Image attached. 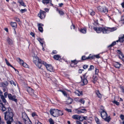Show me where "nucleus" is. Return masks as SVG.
<instances>
[{
    "mask_svg": "<svg viewBox=\"0 0 124 124\" xmlns=\"http://www.w3.org/2000/svg\"><path fill=\"white\" fill-rule=\"evenodd\" d=\"M6 104H5V105L3 104L1 101L0 100V110L3 111H6L7 109H8V110L6 112L4 113L5 115V119L6 120H11V121H13V117L14 116V114L11 108L6 107Z\"/></svg>",
    "mask_w": 124,
    "mask_h": 124,
    "instance_id": "nucleus-1",
    "label": "nucleus"
},
{
    "mask_svg": "<svg viewBox=\"0 0 124 124\" xmlns=\"http://www.w3.org/2000/svg\"><path fill=\"white\" fill-rule=\"evenodd\" d=\"M101 116L105 121L108 122H109L111 119L109 116H108L107 112L104 110H102V111L101 113Z\"/></svg>",
    "mask_w": 124,
    "mask_h": 124,
    "instance_id": "nucleus-2",
    "label": "nucleus"
},
{
    "mask_svg": "<svg viewBox=\"0 0 124 124\" xmlns=\"http://www.w3.org/2000/svg\"><path fill=\"white\" fill-rule=\"evenodd\" d=\"M93 29L97 33H99L102 32L103 33H108L109 30L104 28L97 27H94Z\"/></svg>",
    "mask_w": 124,
    "mask_h": 124,
    "instance_id": "nucleus-3",
    "label": "nucleus"
},
{
    "mask_svg": "<svg viewBox=\"0 0 124 124\" xmlns=\"http://www.w3.org/2000/svg\"><path fill=\"white\" fill-rule=\"evenodd\" d=\"M33 62L39 68H40L42 66L41 60L39 59L37 56H35L33 57Z\"/></svg>",
    "mask_w": 124,
    "mask_h": 124,
    "instance_id": "nucleus-4",
    "label": "nucleus"
},
{
    "mask_svg": "<svg viewBox=\"0 0 124 124\" xmlns=\"http://www.w3.org/2000/svg\"><path fill=\"white\" fill-rule=\"evenodd\" d=\"M98 10L102 13L107 14L108 12V10L106 8L105 6H99L98 8Z\"/></svg>",
    "mask_w": 124,
    "mask_h": 124,
    "instance_id": "nucleus-5",
    "label": "nucleus"
},
{
    "mask_svg": "<svg viewBox=\"0 0 124 124\" xmlns=\"http://www.w3.org/2000/svg\"><path fill=\"white\" fill-rule=\"evenodd\" d=\"M51 115L54 117L58 116V110L57 109H51L50 110Z\"/></svg>",
    "mask_w": 124,
    "mask_h": 124,
    "instance_id": "nucleus-6",
    "label": "nucleus"
},
{
    "mask_svg": "<svg viewBox=\"0 0 124 124\" xmlns=\"http://www.w3.org/2000/svg\"><path fill=\"white\" fill-rule=\"evenodd\" d=\"M38 15L40 19L43 18L45 17L46 15V12L45 11L40 10Z\"/></svg>",
    "mask_w": 124,
    "mask_h": 124,
    "instance_id": "nucleus-7",
    "label": "nucleus"
},
{
    "mask_svg": "<svg viewBox=\"0 0 124 124\" xmlns=\"http://www.w3.org/2000/svg\"><path fill=\"white\" fill-rule=\"evenodd\" d=\"M8 97L10 100L17 102V99H16V96L15 95L12 96L10 94H9L8 95Z\"/></svg>",
    "mask_w": 124,
    "mask_h": 124,
    "instance_id": "nucleus-8",
    "label": "nucleus"
},
{
    "mask_svg": "<svg viewBox=\"0 0 124 124\" xmlns=\"http://www.w3.org/2000/svg\"><path fill=\"white\" fill-rule=\"evenodd\" d=\"M91 55L90 54L88 57H86L85 55L83 56H82L81 58V60H85L87 59H90L91 60L92 59H93L94 58V56H90V55Z\"/></svg>",
    "mask_w": 124,
    "mask_h": 124,
    "instance_id": "nucleus-9",
    "label": "nucleus"
},
{
    "mask_svg": "<svg viewBox=\"0 0 124 124\" xmlns=\"http://www.w3.org/2000/svg\"><path fill=\"white\" fill-rule=\"evenodd\" d=\"M27 91L30 95L33 96L35 95L34 93V90L30 87H28L27 88Z\"/></svg>",
    "mask_w": 124,
    "mask_h": 124,
    "instance_id": "nucleus-10",
    "label": "nucleus"
},
{
    "mask_svg": "<svg viewBox=\"0 0 124 124\" xmlns=\"http://www.w3.org/2000/svg\"><path fill=\"white\" fill-rule=\"evenodd\" d=\"M8 84V82L7 81H5L4 82H1L0 83V87H6Z\"/></svg>",
    "mask_w": 124,
    "mask_h": 124,
    "instance_id": "nucleus-11",
    "label": "nucleus"
},
{
    "mask_svg": "<svg viewBox=\"0 0 124 124\" xmlns=\"http://www.w3.org/2000/svg\"><path fill=\"white\" fill-rule=\"evenodd\" d=\"M22 118L24 122L26 121V119H27L28 118L29 119V118H28V116L24 112L22 113Z\"/></svg>",
    "mask_w": 124,
    "mask_h": 124,
    "instance_id": "nucleus-12",
    "label": "nucleus"
},
{
    "mask_svg": "<svg viewBox=\"0 0 124 124\" xmlns=\"http://www.w3.org/2000/svg\"><path fill=\"white\" fill-rule=\"evenodd\" d=\"M46 67L47 70L50 71H52L53 70V67L51 64H48L46 65Z\"/></svg>",
    "mask_w": 124,
    "mask_h": 124,
    "instance_id": "nucleus-13",
    "label": "nucleus"
},
{
    "mask_svg": "<svg viewBox=\"0 0 124 124\" xmlns=\"http://www.w3.org/2000/svg\"><path fill=\"white\" fill-rule=\"evenodd\" d=\"M72 118L75 119L79 120L81 118V116L78 115H75L72 116Z\"/></svg>",
    "mask_w": 124,
    "mask_h": 124,
    "instance_id": "nucleus-14",
    "label": "nucleus"
},
{
    "mask_svg": "<svg viewBox=\"0 0 124 124\" xmlns=\"http://www.w3.org/2000/svg\"><path fill=\"white\" fill-rule=\"evenodd\" d=\"M81 78L82 79V81L84 84V85H85L86 84L88 83V81L87 79L84 78L83 79H82V77H81Z\"/></svg>",
    "mask_w": 124,
    "mask_h": 124,
    "instance_id": "nucleus-15",
    "label": "nucleus"
},
{
    "mask_svg": "<svg viewBox=\"0 0 124 124\" xmlns=\"http://www.w3.org/2000/svg\"><path fill=\"white\" fill-rule=\"evenodd\" d=\"M7 41L8 44L10 45H12L13 44V41L9 37L7 39Z\"/></svg>",
    "mask_w": 124,
    "mask_h": 124,
    "instance_id": "nucleus-16",
    "label": "nucleus"
},
{
    "mask_svg": "<svg viewBox=\"0 0 124 124\" xmlns=\"http://www.w3.org/2000/svg\"><path fill=\"white\" fill-rule=\"evenodd\" d=\"M42 2L45 4H47L49 3H51L52 2V0H42Z\"/></svg>",
    "mask_w": 124,
    "mask_h": 124,
    "instance_id": "nucleus-17",
    "label": "nucleus"
},
{
    "mask_svg": "<svg viewBox=\"0 0 124 124\" xmlns=\"http://www.w3.org/2000/svg\"><path fill=\"white\" fill-rule=\"evenodd\" d=\"M114 65L116 68H119L120 67L121 64H119L118 62H115L114 63Z\"/></svg>",
    "mask_w": 124,
    "mask_h": 124,
    "instance_id": "nucleus-18",
    "label": "nucleus"
},
{
    "mask_svg": "<svg viewBox=\"0 0 124 124\" xmlns=\"http://www.w3.org/2000/svg\"><path fill=\"white\" fill-rule=\"evenodd\" d=\"M10 24L14 29L17 27V24L16 23L11 22L10 23Z\"/></svg>",
    "mask_w": 124,
    "mask_h": 124,
    "instance_id": "nucleus-19",
    "label": "nucleus"
},
{
    "mask_svg": "<svg viewBox=\"0 0 124 124\" xmlns=\"http://www.w3.org/2000/svg\"><path fill=\"white\" fill-rule=\"evenodd\" d=\"M74 93L77 95L79 96L82 94V91L79 92V91L77 90L74 92Z\"/></svg>",
    "mask_w": 124,
    "mask_h": 124,
    "instance_id": "nucleus-20",
    "label": "nucleus"
},
{
    "mask_svg": "<svg viewBox=\"0 0 124 124\" xmlns=\"http://www.w3.org/2000/svg\"><path fill=\"white\" fill-rule=\"evenodd\" d=\"M16 60L17 61L19 62L21 65H22L24 63L23 61L21 59L19 58H17Z\"/></svg>",
    "mask_w": 124,
    "mask_h": 124,
    "instance_id": "nucleus-21",
    "label": "nucleus"
},
{
    "mask_svg": "<svg viewBox=\"0 0 124 124\" xmlns=\"http://www.w3.org/2000/svg\"><path fill=\"white\" fill-rule=\"evenodd\" d=\"M38 41L41 44L42 46L43 43L44 41L43 40V39H41L40 38H38L37 39Z\"/></svg>",
    "mask_w": 124,
    "mask_h": 124,
    "instance_id": "nucleus-22",
    "label": "nucleus"
},
{
    "mask_svg": "<svg viewBox=\"0 0 124 124\" xmlns=\"http://www.w3.org/2000/svg\"><path fill=\"white\" fill-rule=\"evenodd\" d=\"M73 100L72 99L70 98H68V99L67 102V104H70L72 102Z\"/></svg>",
    "mask_w": 124,
    "mask_h": 124,
    "instance_id": "nucleus-23",
    "label": "nucleus"
},
{
    "mask_svg": "<svg viewBox=\"0 0 124 124\" xmlns=\"http://www.w3.org/2000/svg\"><path fill=\"white\" fill-rule=\"evenodd\" d=\"M0 98L2 101L3 102L6 103V100L5 99V98L4 97V95H1V96L0 97Z\"/></svg>",
    "mask_w": 124,
    "mask_h": 124,
    "instance_id": "nucleus-24",
    "label": "nucleus"
},
{
    "mask_svg": "<svg viewBox=\"0 0 124 124\" xmlns=\"http://www.w3.org/2000/svg\"><path fill=\"white\" fill-rule=\"evenodd\" d=\"M118 52L117 53H119L121 55V56L122 58V59L123 60H124V56L123 55V54L122 52H121L120 50H117Z\"/></svg>",
    "mask_w": 124,
    "mask_h": 124,
    "instance_id": "nucleus-25",
    "label": "nucleus"
},
{
    "mask_svg": "<svg viewBox=\"0 0 124 124\" xmlns=\"http://www.w3.org/2000/svg\"><path fill=\"white\" fill-rule=\"evenodd\" d=\"M119 41L121 42H122L124 41V35L122 37L119 38Z\"/></svg>",
    "mask_w": 124,
    "mask_h": 124,
    "instance_id": "nucleus-26",
    "label": "nucleus"
},
{
    "mask_svg": "<svg viewBox=\"0 0 124 124\" xmlns=\"http://www.w3.org/2000/svg\"><path fill=\"white\" fill-rule=\"evenodd\" d=\"M116 44V42L115 41L113 42L112 43L109 45L108 46V48L111 47L113 46Z\"/></svg>",
    "mask_w": 124,
    "mask_h": 124,
    "instance_id": "nucleus-27",
    "label": "nucleus"
},
{
    "mask_svg": "<svg viewBox=\"0 0 124 124\" xmlns=\"http://www.w3.org/2000/svg\"><path fill=\"white\" fill-rule=\"evenodd\" d=\"M60 56L58 55H54V58L56 60H57L59 58H60Z\"/></svg>",
    "mask_w": 124,
    "mask_h": 124,
    "instance_id": "nucleus-28",
    "label": "nucleus"
},
{
    "mask_svg": "<svg viewBox=\"0 0 124 124\" xmlns=\"http://www.w3.org/2000/svg\"><path fill=\"white\" fill-rule=\"evenodd\" d=\"M5 61L7 64L8 66H10L11 67H13V66L8 62L6 59H5Z\"/></svg>",
    "mask_w": 124,
    "mask_h": 124,
    "instance_id": "nucleus-29",
    "label": "nucleus"
},
{
    "mask_svg": "<svg viewBox=\"0 0 124 124\" xmlns=\"http://www.w3.org/2000/svg\"><path fill=\"white\" fill-rule=\"evenodd\" d=\"M96 94L99 98H101L102 96L101 94L98 91L96 92Z\"/></svg>",
    "mask_w": 124,
    "mask_h": 124,
    "instance_id": "nucleus-30",
    "label": "nucleus"
},
{
    "mask_svg": "<svg viewBox=\"0 0 124 124\" xmlns=\"http://www.w3.org/2000/svg\"><path fill=\"white\" fill-rule=\"evenodd\" d=\"M19 2V3L22 5L24 7H26V6L25 5L22 0H21Z\"/></svg>",
    "mask_w": 124,
    "mask_h": 124,
    "instance_id": "nucleus-31",
    "label": "nucleus"
},
{
    "mask_svg": "<svg viewBox=\"0 0 124 124\" xmlns=\"http://www.w3.org/2000/svg\"><path fill=\"white\" fill-rule=\"evenodd\" d=\"M71 64H72V63H74L75 64H77L79 62L78 61H76V60H73L72 61Z\"/></svg>",
    "mask_w": 124,
    "mask_h": 124,
    "instance_id": "nucleus-32",
    "label": "nucleus"
},
{
    "mask_svg": "<svg viewBox=\"0 0 124 124\" xmlns=\"http://www.w3.org/2000/svg\"><path fill=\"white\" fill-rule=\"evenodd\" d=\"M58 116H60V115H63V113L62 112V111H61L60 110H58Z\"/></svg>",
    "mask_w": 124,
    "mask_h": 124,
    "instance_id": "nucleus-33",
    "label": "nucleus"
},
{
    "mask_svg": "<svg viewBox=\"0 0 124 124\" xmlns=\"http://www.w3.org/2000/svg\"><path fill=\"white\" fill-rule=\"evenodd\" d=\"M50 124H54V122L52 118H50L49 120Z\"/></svg>",
    "mask_w": 124,
    "mask_h": 124,
    "instance_id": "nucleus-34",
    "label": "nucleus"
},
{
    "mask_svg": "<svg viewBox=\"0 0 124 124\" xmlns=\"http://www.w3.org/2000/svg\"><path fill=\"white\" fill-rule=\"evenodd\" d=\"M80 31L84 33H85L86 32V29H81L80 30Z\"/></svg>",
    "mask_w": 124,
    "mask_h": 124,
    "instance_id": "nucleus-35",
    "label": "nucleus"
},
{
    "mask_svg": "<svg viewBox=\"0 0 124 124\" xmlns=\"http://www.w3.org/2000/svg\"><path fill=\"white\" fill-rule=\"evenodd\" d=\"M116 29L117 28H116V27H113L111 28H110V30L111 32H112L116 30Z\"/></svg>",
    "mask_w": 124,
    "mask_h": 124,
    "instance_id": "nucleus-36",
    "label": "nucleus"
},
{
    "mask_svg": "<svg viewBox=\"0 0 124 124\" xmlns=\"http://www.w3.org/2000/svg\"><path fill=\"white\" fill-rule=\"evenodd\" d=\"M38 30L41 32H42L43 31V28L39 26L38 27Z\"/></svg>",
    "mask_w": 124,
    "mask_h": 124,
    "instance_id": "nucleus-37",
    "label": "nucleus"
},
{
    "mask_svg": "<svg viewBox=\"0 0 124 124\" xmlns=\"http://www.w3.org/2000/svg\"><path fill=\"white\" fill-rule=\"evenodd\" d=\"M79 102H80L81 103H82L83 104H84L85 102V101L83 99H81L79 100Z\"/></svg>",
    "mask_w": 124,
    "mask_h": 124,
    "instance_id": "nucleus-38",
    "label": "nucleus"
},
{
    "mask_svg": "<svg viewBox=\"0 0 124 124\" xmlns=\"http://www.w3.org/2000/svg\"><path fill=\"white\" fill-rule=\"evenodd\" d=\"M80 110L81 113H85L86 112V110L85 109H81Z\"/></svg>",
    "mask_w": 124,
    "mask_h": 124,
    "instance_id": "nucleus-39",
    "label": "nucleus"
},
{
    "mask_svg": "<svg viewBox=\"0 0 124 124\" xmlns=\"http://www.w3.org/2000/svg\"><path fill=\"white\" fill-rule=\"evenodd\" d=\"M58 12L61 15H63L64 14V12L62 11L59 10H58Z\"/></svg>",
    "mask_w": 124,
    "mask_h": 124,
    "instance_id": "nucleus-40",
    "label": "nucleus"
},
{
    "mask_svg": "<svg viewBox=\"0 0 124 124\" xmlns=\"http://www.w3.org/2000/svg\"><path fill=\"white\" fill-rule=\"evenodd\" d=\"M95 120L97 124H100L99 120L98 118L97 117H96L95 118Z\"/></svg>",
    "mask_w": 124,
    "mask_h": 124,
    "instance_id": "nucleus-41",
    "label": "nucleus"
},
{
    "mask_svg": "<svg viewBox=\"0 0 124 124\" xmlns=\"http://www.w3.org/2000/svg\"><path fill=\"white\" fill-rule=\"evenodd\" d=\"M20 11L22 13H23L24 12L27 11V9H21L20 10Z\"/></svg>",
    "mask_w": 124,
    "mask_h": 124,
    "instance_id": "nucleus-42",
    "label": "nucleus"
},
{
    "mask_svg": "<svg viewBox=\"0 0 124 124\" xmlns=\"http://www.w3.org/2000/svg\"><path fill=\"white\" fill-rule=\"evenodd\" d=\"M113 102L114 103L116 104L117 105H118L119 104V103L116 101L114 100Z\"/></svg>",
    "mask_w": 124,
    "mask_h": 124,
    "instance_id": "nucleus-43",
    "label": "nucleus"
},
{
    "mask_svg": "<svg viewBox=\"0 0 124 124\" xmlns=\"http://www.w3.org/2000/svg\"><path fill=\"white\" fill-rule=\"evenodd\" d=\"M10 83L12 85H14V86H16V85L15 83L12 80L10 81Z\"/></svg>",
    "mask_w": 124,
    "mask_h": 124,
    "instance_id": "nucleus-44",
    "label": "nucleus"
},
{
    "mask_svg": "<svg viewBox=\"0 0 124 124\" xmlns=\"http://www.w3.org/2000/svg\"><path fill=\"white\" fill-rule=\"evenodd\" d=\"M76 112L78 114H79L81 113V111L80 110H78L77 109H76Z\"/></svg>",
    "mask_w": 124,
    "mask_h": 124,
    "instance_id": "nucleus-45",
    "label": "nucleus"
},
{
    "mask_svg": "<svg viewBox=\"0 0 124 124\" xmlns=\"http://www.w3.org/2000/svg\"><path fill=\"white\" fill-rule=\"evenodd\" d=\"M60 91L62 92L63 93V94H64V95L65 96H66L67 95L65 92L64 91H63L61 90H60Z\"/></svg>",
    "mask_w": 124,
    "mask_h": 124,
    "instance_id": "nucleus-46",
    "label": "nucleus"
},
{
    "mask_svg": "<svg viewBox=\"0 0 124 124\" xmlns=\"http://www.w3.org/2000/svg\"><path fill=\"white\" fill-rule=\"evenodd\" d=\"M120 118L123 120V121H124V116L123 115H121L120 116Z\"/></svg>",
    "mask_w": 124,
    "mask_h": 124,
    "instance_id": "nucleus-47",
    "label": "nucleus"
},
{
    "mask_svg": "<svg viewBox=\"0 0 124 124\" xmlns=\"http://www.w3.org/2000/svg\"><path fill=\"white\" fill-rule=\"evenodd\" d=\"M22 65H23L25 67L27 68L28 66V65L25 63H24Z\"/></svg>",
    "mask_w": 124,
    "mask_h": 124,
    "instance_id": "nucleus-48",
    "label": "nucleus"
},
{
    "mask_svg": "<svg viewBox=\"0 0 124 124\" xmlns=\"http://www.w3.org/2000/svg\"><path fill=\"white\" fill-rule=\"evenodd\" d=\"M97 78L96 77H95L94 78H93L92 81L94 83H95L97 81Z\"/></svg>",
    "mask_w": 124,
    "mask_h": 124,
    "instance_id": "nucleus-49",
    "label": "nucleus"
},
{
    "mask_svg": "<svg viewBox=\"0 0 124 124\" xmlns=\"http://www.w3.org/2000/svg\"><path fill=\"white\" fill-rule=\"evenodd\" d=\"M7 121V124H11V122L13 121H11V120H8Z\"/></svg>",
    "mask_w": 124,
    "mask_h": 124,
    "instance_id": "nucleus-50",
    "label": "nucleus"
},
{
    "mask_svg": "<svg viewBox=\"0 0 124 124\" xmlns=\"http://www.w3.org/2000/svg\"><path fill=\"white\" fill-rule=\"evenodd\" d=\"M88 67L87 65H85L83 66V68L85 69H86Z\"/></svg>",
    "mask_w": 124,
    "mask_h": 124,
    "instance_id": "nucleus-51",
    "label": "nucleus"
},
{
    "mask_svg": "<svg viewBox=\"0 0 124 124\" xmlns=\"http://www.w3.org/2000/svg\"><path fill=\"white\" fill-rule=\"evenodd\" d=\"M93 68H94V66L93 65H91L90 68L88 69V70H91Z\"/></svg>",
    "mask_w": 124,
    "mask_h": 124,
    "instance_id": "nucleus-52",
    "label": "nucleus"
},
{
    "mask_svg": "<svg viewBox=\"0 0 124 124\" xmlns=\"http://www.w3.org/2000/svg\"><path fill=\"white\" fill-rule=\"evenodd\" d=\"M41 63H42V64H43L46 67V65H48V64H46V62H45L44 61L42 62L41 61Z\"/></svg>",
    "mask_w": 124,
    "mask_h": 124,
    "instance_id": "nucleus-53",
    "label": "nucleus"
},
{
    "mask_svg": "<svg viewBox=\"0 0 124 124\" xmlns=\"http://www.w3.org/2000/svg\"><path fill=\"white\" fill-rule=\"evenodd\" d=\"M29 121L28 122V123H27L26 122H26H24V123L25 124H32L31 122V121L29 119Z\"/></svg>",
    "mask_w": 124,
    "mask_h": 124,
    "instance_id": "nucleus-54",
    "label": "nucleus"
},
{
    "mask_svg": "<svg viewBox=\"0 0 124 124\" xmlns=\"http://www.w3.org/2000/svg\"><path fill=\"white\" fill-rule=\"evenodd\" d=\"M65 110L69 112H72L71 110L70 109L66 108L65 109Z\"/></svg>",
    "mask_w": 124,
    "mask_h": 124,
    "instance_id": "nucleus-55",
    "label": "nucleus"
},
{
    "mask_svg": "<svg viewBox=\"0 0 124 124\" xmlns=\"http://www.w3.org/2000/svg\"><path fill=\"white\" fill-rule=\"evenodd\" d=\"M8 93L7 92H6L4 93V97L6 98L7 97V96L8 95Z\"/></svg>",
    "mask_w": 124,
    "mask_h": 124,
    "instance_id": "nucleus-56",
    "label": "nucleus"
},
{
    "mask_svg": "<svg viewBox=\"0 0 124 124\" xmlns=\"http://www.w3.org/2000/svg\"><path fill=\"white\" fill-rule=\"evenodd\" d=\"M90 14L92 16H93L95 14V12L94 11H92L91 12Z\"/></svg>",
    "mask_w": 124,
    "mask_h": 124,
    "instance_id": "nucleus-57",
    "label": "nucleus"
},
{
    "mask_svg": "<svg viewBox=\"0 0 124 124\" xmlns=\"http://www.w3.org/2000/svg\"><path fill=\"white\" fill-rule=\"evenodd\" d=\"M92 56H93V55ZM94 57H96V58H100V56L99 54L97 55H94Z\"/></svg>",
    "mask_w": 124,
    "mask_h": 124,
    "instance_id": "nucleus-58",
    "label": "nucleus"
},
{
    "mask_svg": "<svg viewBox=\"0 0 124 124\" xmlns=\"http://www.w3.org/2000/svg\"><path fill=\"white\" fill-rule=\"evenodd\" d=\"M15 19L16 20V21L18 22H20V20L19 19V18H17V17L15 18Z\"/></svg>",
    "mask_w": 124,
    "mask_h": 124,
    "instance_id": "nucleus-59",
    "label": "nucleus"
},
{
    "mask_svg": "<svg viewBox=\"0 0 124 124\" xmlns=\"http://www.w3.org/2000/svg\"><path fill=\"white\" fill-rule=\"evenodd\" d=\"M75 28V26L73 24L71 26V29H74Z\"/></svg>",
    "mask_w": 124,
    "mask_h": 124,
    "instance_id": "nucleus-60",
    "label": "nucleus"
},
{
    "mask_svg": "<svg viewBox=\"0 0 124 124\" xmlns=\"http://www.w3.org/2000/svg\"><path fill=\"white\" fill-rule=\"evenodd\" d=\"M0 124H4L5 122L3 121L1 119L0 120Z\"/></svg>",
    "mask_w": 124,
    "mask_h": 124,
    "instance_id": "nucleus-61",
    "label": "nucleus"
},
{
    "mask_svg": "<svg viewBox=\"0 0 124 124\" xmlns=\"http://www.w3.org/2000/svg\"><path fill=\"white\" fill-rule=\"evenodd\" d=\"M99 72V70L98 69H96L95 70V74H97Z\"/></svg>",
    "mask_w": 124,
    "mask_h": 124,
    "instance_id": "nucleus-62",
    "label": "nucleus"
},
{
    "mask_svg": "<svg viewBox=\"0 0 124 124\" xmlns=\"http://www.w3.org/2000/svg\"><path fill=\"white\" fill-rule=\"evenodd\" d=\"M6 89H7V87H3V91L4 92H5L6 91Z\"/></svg>",
    "mask_w": 124,
    "mask_h": 124,
    "instance_id": "nucleus-63",
    "label": "nucleus"
},
{
    "mask_svg": "<svg viewBox=\"0 0 124 124\" xmlns=\"http://www.w3.org/2000/svg\"><path fill=\"white\" fill-rule=\"evenodd\" d=\"M76 123L77 124H82L81 123L78 121H77Z\"/></svg>",
    "mask_w": 124,
    "mask_h": 124,
    "instance_id": "nucleus-64",
    "label": "nucleus"
}]
</instances>
